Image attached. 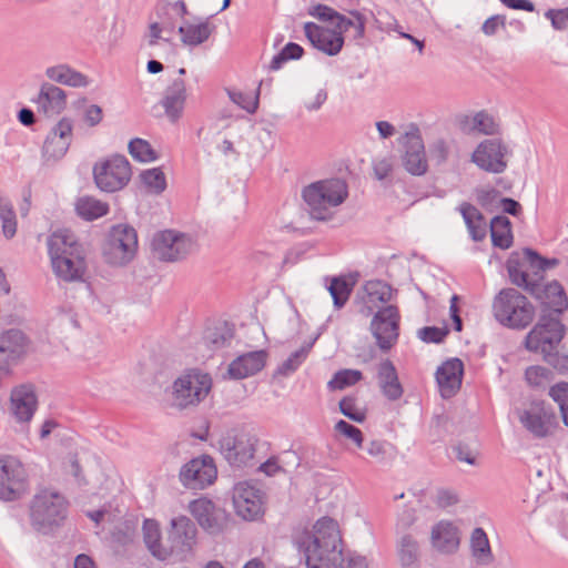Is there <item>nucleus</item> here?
<instances>
[{"label":"nucleus","mask_w":568,"mask_h":568,"mask_svg":"<svg viewBox=\"0 0 568 568\" xmlns=\"http://www.w3.org/2000/svg\"><path fill=\"white\" fill-rule=\"evenodd\" d=\"M566 327L561 321L551 315H541L538 323L527 334V349L539 352L544 359L560 372H568V356L559 354L556 348L564 338Z\"/></svg>","instance_id":"7ed1b4c3"},{"label":"nucleus","mask_w":568,"mask_h":568,"mask_svg":"<svg viewBox=\"0 0 568 568\" xmlns=\"http://www.w3.org/2000/svg\"><path fill=\"white\" fill-rule=\"evenodd\" d=\"M304 33L315 49L327 55L334 57L343 49L344 37L337 36L333 29L324 28L314 22H305Z\"/></svg>","instance_id":"393cba45"},{"label":"nucleus","mask_w":568,"mask_h":568,"mask_svg":"<svg viewBox=\"0 0 568 568\" xmlns=\"http://www.w3.org/2000/svg\"><path fill=\"white\" fill-rule=\"evenodd\" d=\"M172 6L171 2L166 0H160L155 6V14L160 19V23L168 31H173L175 29L173 17H172Z\"/></svg>","instance_id":"e2e57ef3"},{"label":"nucleus","mask_w":568,"mask_h":568,"mask_svg":"<svg viewBox=\"0 0 568 568\" xmlns=\"http://www.w3.org/2000/svg\"><path fill=\"white\" fill-rule=\"evenodd\" d=\"M505 23H506L505 17L496 14V16L488 18L483 23L481 31L486 36L490 37V36H494L500 27L504 28Z\"/></svg>","instance_id":"69168bd1"},{"label":"nucleus","mask_w":568,"mask_h":568,"mask_svg":"<svg viewBox=\"0 0 568 568\" xmlns=\"http://www.w3.org/2000/svg\"><path fill=\"white\" fill-rule=\"evenodd\" d=\"M449 329L445 327L425 326L420 328L417 336L425 343H442L448 335Z\"/></svg>","instance_id":"052dcab7"},{"label":"nucleus","mask_w":568,"mask_h":568,"mask_svg":"<svg viewBox=\"0 0 568 568\" xmlns=\"http://www.w3.org/2000/svg\"><path fill=\"white\" fill-rule=\"evenodd\" d=\"M376 378L381 393L388 400L395 402L403 396L404 388L399 381L397 369L390 359H383L377 365Z\"/></svg>","instance_id":"c756f323"},{"label":"nucleus","mask_w":568,"mask_h":568,"mask_svg":"<svg viewBox=\"0 0 568 568\" xmlns=\"http://www.w3.org/2000/svg\"><path fill=\"white\" fill-rule=\"evenodd\" d=\"M399 322V311L395 305L384 306L374 314L369 329L382 351L387 352L397 343Z\"/></svg>","instance_id":"4468645a"},{"label":"nucleus","mask_w":568,"mask_h":568,"mask_svg":"<svg viewBox=\"0 0 568 568\" xmlns=\"http://www.w3.org/2000/svg\"><path fill=\"white\" fill-rule=\"evenodd\" d=\"M236 514L245 520H255L264 511V493L251 481L237 483L233 488Z\"/></svg>","instance_id":"f3484780"},{"label":"nucleus","mask_w":568,"mask_h":568,"mask_svg":"<svg viewBox=\"0 0 568 568\" xmlns=\"http://www.w3.org/2000/svg\"><path fill=\"white\" fill-rule=\"evenodd\" d=\"M308 14L323 22H331L337 36H342L353 29V39L359 40L365 34L366 18L357 10L344 16L325 4H315L308 9Z\"/></svg>","instance_id":"ddd939ff"},{"label":"nucleus","mask_w":568,"mask_h":568,"mask_svg":"<svg viewBox=\"0 0 568 568\" xmlns=\"http://www.w3.org/2000/svg\"><path fill=\"white\" fill-rule=\"evenodd\" d=\"M303 199L315 220H326L331 209L341 205L347 197L346 183L341 179L317 181L304 187Z\"/></svg>","instance_id":"423d86ee"},{"label":"nucleus","mask_w":568,"mask_h":568,"mask_svg":"<svg viewBox=\"0 0 568 568\" xmlns=\"http://www.w3.org/2000/svg\"><path fill=\"white\" fill-rule=\"evenodd\" d=\"M212 388V378L209 374L191 369L178 377L171 392L172 406L186 409L197 406L206 398Z\"/></svg>","instance_id":"6e6552de"},{"label":"nucleus","mask_w":568,"mask_h":568,"mask_svg":"<svg viewBox=\"0 0 568 568\" xmlns=\"http://www.w3.org/2000/svg\"><path fill=\"white\" fill-rule=\"evenodd\" d=\"M257 439L244 432L232 430L219 442L220 452L233 467H245L252 464L256 452Z\"/></svg>","instance_id":"9b49d317"},{"label":"nucleus","mask_w":568,"mask_h":568,"mask_svg":"<svg viewBox=\"0 0 568 568\" xmlns=\"http://www.w3.org/2000/svg\"><path fill=\"white\" fill-rule=\"evenodd\" d=\"M69 503L59 491L42 489L38 491L30 504V520L32 527L49 534L60 527L68 516Z\"/></svg>","instance_id":"39448f33"},{"label":"nucleus","mask_w":568,"mask_h":568,"mask_svg":"<svg viewBox=\"0 0 568 568\" xmlns=\"http://www.w3.org/2000/svg\"><path fill=\"white\" fill-rule=\"evenodd\" d=\"M143 184L156 194L163 192L166 187L165 175L160 168L145 170L140 175Z\"/></svg>","instance_id":"3c124183"},{"label":"nucleus","mask_w":568,"mask_h":568,"mask_svg":"<svg viewBox=\"0 0 568 568\" xmlns=\"http://www.w3.org/2000/svg\"><path fill=\"white\" fill-rule=\"evenodd\" d=\"M538 300H541L551 312L548 315L559 318V314H561L568 307V298L565 293L562 285L552 281L546 285L540 283V296H535Z\"/></svg>","instance_id":"72a5a7b5"},{"label":"nucleus","mask_w":568,"mask_h":568,"mask_svg":"<svg viewBox=\"0 0 568 568\" xmlns=\"http://www.w3.org/2000/svg\"><path fill=\"white\" fill-rule=\"evenodd\" d=\"M50 258L53 272L60 280L64 282L82 280L85 272L84 250Z\"/></svg>","instance_id":"a878e982"},{"label":"nucleus","mask_w":568,"mask_h":568,"mask_svg":"<svg viewBox=\"0 0 568 568\" xmlns=\"http://www.w3.org/2000/svg\"><path fill=\"white\" fill-rule=\"evenodd\" d=\"M229 98L232 102L241 106L243 110L248 113H254L258 106V94L257 91L255 97L247 95L241 91L226 90Z\"/></svg>","instance_id":"13d9d810"},{"label":"nucleus","mask_w":568,"mask_h":568,"mask_svg":"<svg viewBox=\"0 0 568 568\" xmlns=\"http://www.w3.org/2000/svg\"><path fill=\"white\" fill-rule=\"evenodd\" d=\"M491 312L501 326L519 331L527 328L536 315L534 304L514 287L503 288L495 295Z\"/></svg>","instance_id":"20e7f679"},{"label":"nucleus","mask_w":568,"mask_h":568,"mask_svg":"<svg viewBox=\"0 0 568 568\" xmlns=\"http://www.w3.org/2000/svg\"><path fill=\"white\" fill-rule=\"evenodd\" d=\"M459 125L460 130L467 133L478 132L486 135H494L499 132L498 122L486 111H479L473 116H463Z\"/></svg>","instance_id":"c9c22d12"},{"label":"nucleus","mask_w":568,"mask_h":568,"mask_svg":"<svg viewBox=\"0 0 568 568\" xmlns=\"http://www.w3.org/2000/svg\"><path fill=\"white\" fill-rule=\"evenodd\" d=\"M549 396L558 404L564 424L568 426V383L554 385L549 389Z\"/></svg>","instance_id":"864d4df0"},{"label":"nucleus","mask_w":568,"mask_h":568,"mask_svg":"<svg viewBox=\"0 0 568 568\" xmlns=\"http://www.w3.org/2000/svg\"><path fill=\"white\" fill-rule=\"evenodd\" d=\"M527 383L532 387H545L551 379V371L542 366H529L525 372Z\"/></svg>","instance_id":"4d7b16f0"},{"label":"nucleus","mask_w":568,"mask_h":568,"mask_svg":"<svg viewBox=\"0 0 568 568\" xmlns=\"http://www.w3.org/2000/svg\"><path fill=\"white\" fill-rule=\"evenodd\" d=\"M193 248L192 239L173 230H165L154 234L152 239V253L163 262H176L185 258Z\"/></svg>","instance_id":"f8f14e48"},{"label":"nucleus","mask_w":568,"mask_h":568,"mask_svg":"<svg viewBox=\"0 0 568 568\" xmlns=\"http://www.w3.org/2000/svg\"><path fill=\"white\" fill-rule=\"evenodd\" d=\"M471 549L473 555L484 560L490 555V546L486 532L483 528H475L471 534Z\"/></svg>","instance_id":"6e6d98bb"},{"label":"nucleus","mask_w":568,"mask_h":568,"mask_svg":"<svg viewBox=\"0 0 568 568\" xmlns=\"http://www.w3.org/2000/svg\"><path fill=\"white\" fill-rule=\"evenodd\" d=\"M38 408V398L31 384L14 387L10 394L9 412L22 426H27Z\"/></svg>","instance_id":"4be33fe9"},{"label":"nucleus","mask_w":568,"mask_h":568,"mask_svg":"<svg viewBox=\"0 0 568 568\" xmlns=\"http://www.w3.org/2000/svg\"><path fill=\"white\" fill-rule=\"evenodd\" d=\"M510 153L501 139H487L477 145L471 154V162L486 172L498 174L507 169L506 158Z\"/></svg>","instance_id":"2eb2a0df"},{"label":"nucleus","mask_w":568,"mask_h":568,"mask_svg":"<svg viewBox=\"0 0 568 568\" xmlns=\"http://www.w3.org/2000/svg\"><path fill=\"white\" fill-rule=\"evenodd\" d=\"M312 346L313 343H308L302 346L300 349L292 353L290 357L286 361H284L282 365L278 367V373L282 375H288L295 372L306 359Z\"/></svg>","instance_id":"603ef678"},{"label":"nucleus","mask_w":568,"mask_h":568,"mask_svg":"<svg viewBox=\"0 0 568 568\" xmlns=\"http://www.w3.org/2000/svg\"><path fill=\"white\" fill-rule=\"evenodd\" d=\"M24 480L22 465L14 458L0 459V499L14 500L19 497Z\"/></svg>","instance_id":"b1692460"},{"label":"nucleus","mask_w":568,"mask_h":568,"mask_svg":"<svg viewBox=\"0 0 568 568\" xmlns=\"http://www.w3.org/2000/svg\"><path fill=\"white\" fill-rule=\"evenodd\" d=\"M129 152L133 159L140 162H151L156 160V153L150 143L143 139L135 138L129 142Z\"/></svg>","instance_id":"8fccbe9b"},{"label":"nucleus","mask_w":568,"mask_h":568,"mask_svg":"<svg viewBox=\"0 0 568 568\" xmlns=\"http://www.w3.org/2000/svg\"><path fill=\"white\" fill-rule=\"evenodd\" d=\"M143 540L153 557L160 560L159 551L165 548V541L161 540L159 524L153 519H145L142 526Z\"/></svg>","instance_id":"c03bdc74"},{"label":"nucleus","mask_w":568,"mask_h":568,"mask_svg":"<svg viewBox=\"0 0 568 568\" xmlns=\"http://www.w3.org/2000/svg\"><path fill=\"white\" fill-rule=\"evenodd\" d=\"M490 236L494 246L503 250L509 248L513 244L509 219L504 215L495 216L490 222Z\"/></svg>","instance_id":"ea45409f"},{"label":"nucleus","mask_w":568,"mask_h":568,"mask_svg":"<svg viewBox=\"0 0 568 568\" xmlns=\"http://www.w3.org/2000/svg\"><path fill=\"white\" fill-rule=\"evenodd\" d=\"M267 353L265 351H254L243 354L232 361L227 368V374L233 379H242L260 372L266 363Z\"/></svg>","instance_id":"7c9ffc66"},{"label":"nucleus","mask_w":568,"mask_h":568,"mask_svg":"<svg viewBox=\"0 0 568 568\" xmlns=\"http://www.w3.org/2000/svg\"><path fill=\"white\" fill-rule=\"evenodd\" d=\"M374 174L377 180H384L393 171V162L388 158H384L374 162Z\"/></svg>","instance_id":"774afa93"},{"label":"nucleus","mask_w":568,"mask_h":568,"mask_svg":"<svg viewBox=\"0 0 568 568\" xmlns=\"http://www.w3.org/2000/svg\"><path fill=\"white\" fill-rule=\"evenodd\" d=\"M83 119L89 126L98 125L103 119L102 109L97 104L88 105Z\"/></svg>","instance_id":"338daca9"},{"label":"nucleus","mask_w":568,"mask_h":568,"mask_svg":"<svg viewBox=\"0 0 568 568\" xmlns=\"http://www.w3.org/2000/svg\"><path fill=\"white\" fill-rule=\"evenodd\" d=\"M397 555L403 567L414 566L419 558V545L410 534H403L397 540Z\"/></svg>","instance_id":"a19ab883"},{"label":"nucleus","mask_w":568,"mask_h":568,"mask_svg":"<svg viewBox=\"0 0 568 568\" xmlns=\"http://www.w3.org/2000/svg\"><path fill=\"white\" fill-rule=\"evenodd\" d=\"M75 211L79 216L87 221H92L105 215L109 211L106 203L92 196L79 197L75 203Z\"/></svg>","instance_id":"37998d69"},{"label":"nucleus","mask_w":568,"mask_h":568,"mask_svg":"<svg viewBox=\"0 0 568 568\" xmlns=\"http://www.w3.org/2000/svg\"><path fill=\"white\" fill-rule=\"evenodd\" d=\"M0 220L3 235L12 239L17 233V217L11 203L4 199H0Z\"/></svg>","instance_id":"de8ad7c7"},{"label":"nucleus","mask_w":568,"mask_h":568,"mask_svg":"<svg viewBox=\"0 0 568 568\" xmlns=\"http://www.w3.org/2000/svg\"><path fill=\"white\" fill-rule=\"evenodd\" d=\"M233 336V326L226 322H221L205 329L203 335V343L207 349L214 352L229 345Z\"/></svg>","instance_id":"58836bf2"},{"label":"nucleus","mask_w":568,"mask_h":568,"mask_svg":"<svg viewBox=\"0 0 568 568\" xmlns=\"http://www.w3.org/2000/svg\"><path fill=\"white\" fill-rule=\"evenodd\" d=\"M131 165L124 155L115 154L93 166L97 186L104 192L123 189L131 179Z\"/></svg>","instance_id":"9d476101"},{"label":"nucleus","mask_w":568,"mask_h":568,"mask_svg":"<svg viewBox=\"0 0 568 568\" xmlns=\"http://www.w3.org/2000/svg\"><path fill=\"white\" fill-rule=\"evenodd\" d=\"M196 526L186 516H179L171 520L165 548L159 551L160 560L181 562L186 560L196 544Z\"/></svg>","instance_id":"0eeeda50"},{"label":"nucleus","mask_w":568,"mask_h":568,"mask_svg":"<svg viewBox=\"0 0 568 568\" xmlns=\"http://www.w3.org/2000/svg\"><path fill=\"white\" fill-rule=\"evenodd\" d=\"M363 374L358 369L344 368L337 371L327 383L329 390H342L351 387L362 381Z\"/></svg>","instance_id":"a18cd8bd"},{"label":"nucleus","mask_w":568,"mask_h":568,"mask_svg":"<svg viewBox=\"0 0 568 568\" xmlns=\"http://www.w3.org/2000/svg\"><path fill=\"white\" fill-rule=\"evenodd\" d=\"M463 374L464 364L459 358L448 359L437 368L436 381L444 398H450L459 390Z\"/></svg>","instance_id":"cd10ccee"},{"label":"nucleus","mask_w":568,"mask_h":568,"mask_svg":"<svg viewBox=\"0 0 568 568\" xmlns=\"http://www.w3.org/2000/svg\"><path fill=\"white\" fill-rule=\"evenodd\" d=\"M72 120L62 118L48 134L42 153L47 160H60L69 150L72 141Z\"/></svg>","instance_id":"5701e85b"},{"label":"nucleus","mask_w":568,"mask_h":568,"mask_svg":"<svg viewBox=\"0 0 568 568\" xmlns=\"http://www.w3.org/2000/svg\"><path fill=\"white\" fill-rule=\"evenodd\" d=\"M367 454L378 464L392 463L397 456V448L392 443L382 439H372L363 445Z\"/></svg>","instance_id":"79ce46f5"},{"label":"nucleus","mask_w":568,"mask_h":568,"mask_svg":"<svg viewBox=\"0 0 568 568\" xmlns=\"http://www.w3.org/2000/svg\"><path fill=\"white\" fill-rule=\"evenodd\" d=\"M215 30L216 26L211 21V18L183 20L178 29L181 42L190 48L199 47L206 42Z\"/></svg>","instance_id":"bb28decb"},{"label":"nucleus","mask_w":568,"mask_h":568,"mask_svg":"<svg viewBox=\"0 0 568 568\" xmlns=\"http://www.w3.org/2000/svg\"><path fill=\"white\" fill-rule=\"evenodd\" d=\"M189 508L199 525L211 535L222 532L227 526L229 514L207 498L193 500Z\"/></svg>","instance_id":"6ab92c4d"},{"label":"nucleus","mask_w":568,"mask_h":568,"mask_svg":"<svg viewBox=\"0 0 568 568\" xmlns=\"http://www.w3.org/2000/svg\"><path fill=\"white\" fill-rule=\"evenodd\" d=\"M339 410L347 418L363 423L365 420V413L356 407V399L354 397H344L339 402Z\"/></svg>","instance_id":"bf43d9fd"},{"label":"nucleus","mask_w":568,"mask_h":568,"mask_svg":"<svg viewBox=\"0 0 568 568\" xmlns=\"http://www.w3.org/2000/svg\"><path fill=\"white\" fill-rule=\"evenodd\" d=\"M37 103L39 110L47 116H54L64 110L67 105V95L61 88L55 87L52 83L44 82L41 84Z\"/></svg>","instance_id":"2f4dec72"},{"label":"nucleus","mask_w":568,"mask_h":568,"mask_svg":"<svg viewBox=\"0 0 568 568\" xmlns=\"http://www.w3.org/2000/svg\"><path fill=\"white\" fill-rule=\"evenodd\" d=\"M557 264V258H544L536 251L524 248L510 253L506 262V268L514 285L524 288L532 296H540L544 272Z\"/></svg>","instance_id":"f03ea898"},{"label":"nucleus","mask_w":568,"mask_h":568,"mask_svg":"<svg viewBox=\"0 0 568 568\" xmlns=\"http://www.w3.org/2000/svg\"><path fill=\"white\" fill-rule=\"evenodd\" d=\"M335 430L345 437L352 439L358 448L363 447L364 437L363 433L356 426L341 419L335 425Z\"/></svg>","instance_id":"680f3d73"},{"label":"nucleus","mask_w":568,"mask_h":568,"mask_svg":"<svg viewBox=\"0 0 568 568\" xmlns=\"http://www.w3.org/2000/svg\"><path fill=\"white\" fill-rule=\"evenodd\" d=\"M294 544L304 554L307 568H343V539L336 520L322 517L312 530H302Z\"/></svg>","instance_id":"f257e3e1"},{"label":"nucleus","mask_w":568,"mask_h":568,"mask_svg":"<svg viewBox=\"0 0 568 568\" xmlns=\"http://www.w3.org/2000/svg\"><path fill=\"white\" fill-rule=\"evenodd\" d=\"M521 425L536 438L549 436L557 425L556 415L544 402H532L518 414Z\"/></svg>","instance_id":"a211bd4d"},{"label":"nucleus","mask_w":568,"mask_h":568,"mask_svg":"<svg viewBox=\"0 0 568 568\" xmlns=\"http://www.w3.org/2000/svg\"><path fill=\"white\" fill-rule=\"evenodd\" d=\"M216 467L209 456L193 458L180 470L181 483L190 489H203L216 478Z\"/></svg>","instance_id":"aec40b11"},{"label":"nucleus","mask_w":568,"mask_h":568,"mask_svg":"<svg viewBox=\"0 0 568 568\" xmlns=\"http://www.w3.org/2000/svg\"><path fill=\"white\" fill-rule=\"evenodd\" d=\"M471 239L479 242L486 237L487 224L478 209L469 203H463L459 207Z\"/></svg>","instance_id":"4c0bfd02"},{"label":"nucleus","mask_w":568,"mask_h":568,"mask_svg":"<svg viewBox=\"0 0 568 568\" xmlns=\"http://www.w3.org/2000/svg\"><path fill=\"white\" fill-rule=\"evenodd\" d=\"M327 288L336 308H342L348 301L352 293L351 284H348L346 280L342 277L332 278Z\"/></svg>","instance_id":"49530a36"},{"label":"nucleus","mask_w":568,"mask_h":568,"mask_svg":"<svg viewBox=\"0 0 568 568\" xmlns=\"http://www.w3.org/2000/svg\"><path fill=\"white\" fill-rule=\"evenodd\" d=\"M432 542L442 552H454L459 546L458 529L450 523L440 521L432 530Z\"/></svg>","instance_id":"f704fd0d"},{"label":"nucleus","mask_w":568,"mask_h":568,"mask_svg":"<svg viewBox=\"0 0 568 568\" xmlns=\"http://www.w3.org/2000/svg\"><path fill=\"white\" fill-rule=\"evenodd\" d=\"M549 396L558 404L564 424L568 426V383L554 385L549 389Z\"/></svg>","instance_id":"5fc2aeb1"},{"label":"nucleus","mask_w":568,"mask_h":568,"mask_svg":"<svg viewBox=\"0 0 568 568\" xmlns=\"http://www.w3.org/2000/svg\"><path fill=\"white\" fill-rule=\"evenodd\" d=\"M400 143L405 149L403 155L404 168L413 175L424 174L428 164L419 129L412 124L410 130L404 134Z\"/></svg>","instance_id":"412c9836"},{"label":"nucleus","mask_w":568,"mask_h":568,"mask_svg":"<svg viewBox=\"0 0 568 568\" xmlns=\"http://www.w3.org/2000/svg\"><path fill=\"white\" fill-rule=\"evenodd\" d=\"M47 244L50 257L69 255V253H73V251L83 250L75 234L68 229L53 232L48 237Z\"/></svg>","instance_id":"473e14b6"},{"label":"nucleus","mask_w":568,"mask_h":568,"mask_svg":"<svg viewBox=\"0 0 568 568\" xmlns=\"http://www.w3.org/2000/svg\"><path fill=\"white\" fill-rule=\"evenodd\" d=\"M186 97V83L182 79H175L164 90L160 103L170 122L175 123L182 118Z\"/></svg>","instance_id":"c85d7f7f"},{"label":"nucleus","mask_w":568,"mask_h":568,"mask_svg":"<svg viewBox=\"0 0 568 568\" xmlns=\"http://www.w3.org/2000/svg\"><path fill=\"white\" fill-rule=\"evenodd\" d=\"M29 337L18 328H10L0 334V374L7 376L28 353Z\"/></svg>","instance_id":"dca6fc26"},{"label":"nucleus","mask_w":568,"mask_h":568,"mask_svg":"<svg viewBox=\"0 0 568 568\" xmlns=\"http://www.w3.org/2000/svg\"><path fill=\"white\" fill-rule=\"evenodd\" d=\"M45 75L51 81L73 88H83L89 84L88 78L83 73L71 69L67 64L48 68L45 70Z\"/></svg>","instance_id":"e433bc0d"},{"label":"nucleus","mask_w":568,"mask_h":568,"mask_svg":"<svg viewBox=\"0 0 568 568\" xmlns=\"http://www.w3.org/2000/svg\"><path fill=\"white\" fill-rule=\"evenodd\" d=\"M138 251V234L129 224L111 227L102 247L104 260L111 265H125L133 260Z\"/></svg>","instance_id":"1a4fd4ad"},{"label":"nucleus","mask_w":568,"mask_h":568,"mask_svg":"<svg viewBox=\"0 0 568 568\" xmlns=\"http://www.w3.org/2000/svg\"><path fill=\"white\" fill-rule=\"evenodd\" d=\"M546 17L550 19L552 27L557 30H565L568 27L567 8L559 10L550 9L546 12Z\"/></svg>","instance_id":"0e129e2a"},{"label":"nucleus","mask_w":568,"mask_h":568,"mask_svg":"<svg viewBox=\"0 0 568 568\" xmlns=\"http://www.w3.org/2000/svg\"><path fill=\"white\" fill-rule=\"evenodd\" d=\"M365 290L367 292L369 303H375L376 301L381 303H387L393 297L392 286L382 281L368 282L365 285Z\"/></svg>","instance_id":"09e8293b"}]
</instances>
